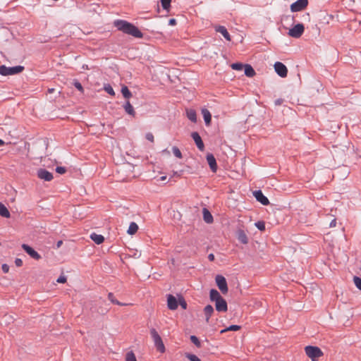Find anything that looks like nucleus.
Listing matches in <instances>:
<instances>
[{
	"mask_svg": "<svg viewBox=\"0 0 361 361\" xmlns=\"http://www.w3.org/2000/svg\"><path fill=\"white\" fill-rule=\"evenodd\" d=\"M114 25L118 29V30L123 32L124 34L131 35L138 39H141L143 37L142 32L135 25L126 20H116L114 22Z\"/></svg>",
	"mask_w": 361,
	"mask_h": 361,
	"instance_id": "f257e3e1",
	"label": "nucleus"
},
{
	"mask_svg": "<svg viewBox=\"0 0 361 361\" xmlns=\"http://www.w3.org/2000/svg\"><path fill=\"white\" fill-rule=\"evenodd\" d=\"M150 334L153 339L154 344V346L156 347L157 350L161 353H164L166 350L164 344L162 341L161 336L159 335V334L156 331V329H152L150 330Z\"/></svg>",
	"mask_w": 361,
	"mask_h": 361,
	"instance_id": "f03ea898",
	"label": "nucleus"
},
{
	"mask_svg": "<svg viewBox=\"0 0 361 361\" xmlns=\"http://www.w3.org/2000/svg\"><path fill=\"white\" fill-rule=\"evenodd\" d=\"M24 70V66H16L7 67L4 65L0 66V74L1 75H13L21 73Z\"/></svg>",
	"mask_w": 361,
	"mask_h": 361,
	"instance_id": "7ed1b4c3",
	"label": "nucleus"
},
{
	"mask_svg": "<svg viewBox=\"0 0 361 361\" xmlns=\"http://www.w3.org/2000/svg\"><path fill=\"white\" fill-rule=\"evenodd\" d=\"M306 355L312 360L316 361L323 355V353L319 347L308 345L305 348Z\"/></svg>",
	"mask_w": 361,
	"mask_h": 361,
	"instance_id": "20e7f679",
	"label": "nucleus"
},
{
	"mask_svg": "<svg viewBox=\"0 0 361 361\" xmlns=\"http://www.w3.org/2000/svg\"><path fill=\"white\" fill-rule=\"evenodd\" d=\"M305 31V26L302 23H298L293 27L290 28L288 35L294 38H299Z\"/></svg>",
	"mask_w": 361,
	"mask_h": 361,
	"instance_id": "39448f33",
	"label": "nucleus"
},
{
	"mask_svg": "<svg viewBox=\"0 0 361 361\" xmlns=\"http://www.w3.org/2000/svg\"><path fill=\"white\" fill-rule=\"evenodd\" d=\"M216 283L223 294L228 292V285L226 279L222 275H217L215 278Z\"/></svg>",
	"mask_w": 361,
	"mask_h": 361,
	"instance_id": "423d86ee",
	"label": "nucleus"
},
{
	"mask_svg": "<svg viewBox=\"0 0 361 361\" xmlns=\"http://www.w3.org/2000/svg\"><path fill=\"white\" fill-rule=\"evenodd\" d=\"M308 5V0H297L290 5L292 12H298L305 9Z\"/></svg>",
	"mask_w": 361,
	"mask_h": 361,
	"instance_id": "0eeeda50",
	"label": "nucleus"
},
{
	"mask_svg": "<svg viewBox=\"0 0 361 361\" xmlns=\"http://www.w3.org/2000/svg\"><path fill=\"white\" fill-rule=\"evenodd\" d=\"M276 73L281 78L287 76L288 69L286 66L281 62L277 61L274 65Z\"/></svg>",
	"mask_w": 361,
	"mask_h": 361,
	"instance_id": "6e6552de",
	"label": "nucleus"
},
{
	"mask_svg": "<svg viewBox=\"0 0 361 361\" xmlns=\"http://www.w3.org/2000/svg\"><path fill=\"white\" fill-rule=\"evenodd\" d=\"M22 248L27 255H29L34 259L39 260L41 259V255L30 245L27 244H23Z\"/></svg>",
	"mask_w": 361,
	"mask_h": 361,
	"instance_id": "1a4fd4ad",
	"label": "nucleus"
},
{
	"mask_svg": "<svg viewBox=\"0 0 361 361\" xmlns=\"http://www.w3.org/2000/svg\"><path fill=\"white\" fill-rule=\"evenodd\" d=\"M253 195L255 197V199L257 200V201L260 202L262 204L266 206L269 204V201L268 198L263 194L262 190H258L254 191Z\"/></svg>",
	"mask_w": 361,
	"mask_h": 361,
	"instance_id": "9d476101",
	"label": "nucleus"
},
{
	"mask_svg": "<svg viewBox=\"0 0 361 361\" xmlns=\"http://www.w3.org/2000/svg\"><path fill=\"white\" fill-rule=\"evenodd\" d=\"M37 176L45 181H51L54 178L53 174L44 169H39L37 171Z\"/></svg>",
	"mask_w": 361,
	"mask_h": 361,
	"instance_id": "9b49d317",
	"label": "nucleus"
},
{
	"mask_svg": "<svg viewBox=\"0 0 361 361\" xmlns=\"http://www.w3.org/2000/svg\"><path fill=\"white\" fill-rule=\"evenodd\" d=\"M191 137L194 140L197 148L200 151H203L204 149V145L199 133L197 132H192L191 133Z\"/></svg>",
	"mask_w": 361,
	"mask_h": 361,
	"instance_id": "f8f14e48",
	"label": "nucleus"
},
{
	"mask_svg": "<svg viewBox=\"0 0 361 361\" xmlns=\"http://www.w3.org/2000/svg\"><path fill=\"white\" fill-rule=\"evenodd\" d=\"M215 307L218 312H226L228 310V305L226 300L222 298L215 302Z\"/></svg>",
	"mask_w": 361,
	"mask_h": 361,
	"instance_id": "ddd939ff",
	"label": "nucleus"
},
{
	"mask_svg": "<svg viewBox=\"0 0 361 361\" xmlns=\"http://www.w3.org/2000/svg\"><path fill=\"white\" fill-rule=\"evenodd\" d=\"M206 159L212 171L216 172L217 170V164L214 156L209 153L207 154Z\"/></svg>",
	"mask_w": 361,
	"mask_h": 361,
	"instance_id": "4468645a",
	"label": "nucleus"
},
{
	"mask_svg": "<svg viewBox=\"0 0 361 361\" xmlns=\"http://www.w3.org/2000/svg\"><path fill=\"white\" fill-rule=\"evenodd\" d=\"M167 305L169 310H174L178 308V302L176 298L172 295H169L167 298Z\"/></svg>",
	"mask_w": 361,
	"mask_h": 361,
	"instance_id": "2eb2a0df",
	"label": "nucleus"
},
{
	"mask_svg": "<svg viewBox=\"0 0 361 361\" xmlns=\"http://www.w3.org/2000/svg\"><path fill=\"white\" fill-rule=\"evenodd\" d=\"M214 29L216 32L221 33L226 40L231 41V35L224 26L217 25Z\"/></svg>",
	"mask_w": 361,
	"mask_h": 361,
	"instance_id": "dca6fc26",
	"label": "nucleus"
},
{
	"mask_svg": "<svg viewBox=\"0 0 361 361\" xmlns=\"http://www.w3.org/2000/svg\"><path fill=\"white\" fill-rule=\"evenodd\" d=\"M236 237L239 242L243 244H247L248 243V238L245 232L242 229H238L236 232Z\"/></svg>",
	"mask_w": 361,
	"mask_h": 361,
	"instance_id": "f3484780",
	"label": "nucleus"
},
{
	"mask_svg": "<svg viewBox=\"0 0 361 361\" xmlns=\"http://www.w3.org/2000/svg\"><path fill=\"white\" fill-rule=\"evenodd\" d=\"M202 114L206 126H209L212 121V114L207 109L204 108L202 109Z\"/></svg>",
	"mask_w": 361,
	"mask_h": 361,
	"instance_id": "a211bd4d",
	"label": "nucleus"
},
{
	"mask_svg": "<svg viewBox=\"0 0 361 361\" xmlns=\"http://www.w3.org/2000/svg\"><path fill=\"white\" fill-rule=\"evenodd\" d=\"M203 219L207 224H212L214 221L213 216L211 212L207 209L203 208L202 209Z\"/></svg>",
	"mask_w": 361,
	"mask_h": 361,
	"instance_id": "6ab92c4d",
	"label": "nucleus"
},
{
	"mask_svg": "<svg viewBox=\"0 0 361 361\" xmlns=\"http://www.w3.org/2000/svg\"><path fill=\"white\" fill-rule=\"evenodd\" d=\"M123 107L125 111L130 116L135 117V111L134 110L133 106L131 105L129 101H127L123 105Z\"/></svg>",
	"mask_w": 361,
	"mask_h": 361,
	"instance_id": "aec40b11",
	"label": "nucleus"
},
{
	"mask_svg": "<svg viewBox=\"0 0 361 361\" xmlns=\"http://www.w3.org/2000/svg\"><path fill=\"white\" fill-rule=\"evenodd\" d=\"M214 307L211 305H207L204 307V313L205 315V320L207 322H209L211 316L214 313Z\"/></svg>",
	"mask_w": 361,
	"mask_h": 361,
	"instance_id": "412c9836",
	"label": "nucleus"
},
{
	"mask_svg": "<svg viewBox=\"0 0 361 361\" xmlns=\"http://www.w3.org/2000/svg\"><path fill=\"white\" fill-rule=\"evenodd\" d=\"M209 298L211 301L216 302L223 297L220 295L218 290H216V289H212L209 292Z\"/></svg>",
	"mask_w": 361,
	"mask_h": 361,
	"instance_id": "4be33fe9",
	"label": "nucleus"
},
{
	"mask_svg": "<svg viewBox=\"0 0 361 361\" xmlns=\"http://www.w3.org/2000/svg\"><path fill=\"white\" fill-rule=\"evenodd\" d=\"M90 238L97 245L102 243L104 240V237L102 235L92 233L90 235Z\"/></svg>",
	"mask_w": 361,
	"mask_h": 361,
	"instance_id": "5701e85b",
	"label": "nucleus"
},
{
	"mask_svg": "<svg viewBox=\"0 0 361 361\" xmlns=\"http://www.w3.org/2000/svg\"><path fill=\"white\" fill-rule=\"evenodd\" d=\"M244 73L246 76L250 78L253 77L255 75V71L254 68L250 64H245Z\"/></svg>",
	"mask_w": 361,
	"mask_h": 361,
	"instance_id": "b1692460",
	"label": "nucleus"
},
{
	"mask_svg": "<svg viewBox=\"0 0 361 361\" xmlns=\"http://www.w3.org/2000/svg\"><path fill=\"white\" fill-rule=\"evenodd\" d=\"M186 115H187L188 118L190 121H192L193 123L197 122V114H196V111L194 109H187Z\"/></svg>",
	"mask_w": 361,
	"mask_h": 361,
	"instance_id": "393cba45",
	"label": "nucleus"
},
{
	"mask_svg": "<svg viewBox=\"0 0 361 361\" xmlns=\"http://www.w3.org/2000/svg\"><path fill=\"white\" fill-rule=\"evenodd\" d=\"M0 215L4 218H9L11 216L7 207L1 202H0Z\"/></svg>",
	"mask_w": 361,
	"mask_h": 361,
	"instance_id": "a878e982",
	"label": "nucleus"
},
{
	"mask_svg": "<svg viewBox=\"0 0 361 361\" xmlns=\"http://www.w3.org/2000/svg\"><path fill=\"white\" fill-rule=\"evenodd\" d=\"M138 230V226L136 223L135 222H131L130 224V226L128 227V229L127 231V233L129 234V235H133L135 234Z\"/></svg>",
	"mask_w": 361,
	"mask_h": 361,
	"instance_id": "bb28decb",
	"label": "nucleus"
},
{
	"mask_svg": "<svg viewBox=\"0 0 361 361\" xmlns=\"http://www.w3.org/2000/svg\"><path fill=\"white\" fill-rule=\"evenodd\" d=\"M121 93H122L123 97L126 98V99H129L130 97H132L131 92L129 90L128 87L126 86V85L122 86V87H121Z\"/></svg>",
	"mask_w": 361,
	"mask_h": 361,
	"instance_id": "cd10ccee",
	"label": "nucleus"
},
{
	"mask_svg": "<svg viewBox=\"0 0 361 361\" xmlns=\"http://www.w3.org/2000/svg\"><path fill=\"white\" fill-rule=\"evenodd\" d=\"M240 329V326L233 324V325L229 326L228 327H227L226 329H222L220 331V333L221 334H224V333H225V332H226L228 331H235L239 330Z\"/></svg>",
	"mask_w": 361,
	"mask_h": 361,
	"instance_id": "c85d7f7f",
	"label": "nucleus"
},
{
	"mask_svg": "<svg viewBox=\"0 0 361 361\" xmlns=\"http://www.w3.org/2000/svg\"><path fill=\"white\" fill-rule=\"evenodd\" d=\"M109 300L114 304L118 305H124L125 304L120 302L118 300H117L114 294L112 293H109L108 295Z\"/></svg>",
	"mask_w": 361,
	"mask_h": 361,
	"instance_id": "c756f323",
	"label": "nucleus"
},
{
	"mask_svg": "<svg viewBox=\"0 0 361 361\" xmlns=\"http://www.w3.org/2000/svg\"><path fill=\"white\" fill-rule=\"evenodd\" d=\"M126 361H137L136 357L133 351L126 353Z\"/></svg>",
	"mask_w": 361,
	"mask_h": 361,
	"instance_id": "7c9ffc66",
	"label": "nucleus"
},
{
	"mask_svg": "<svg viewBox=\"0 0 361 361\" xmlns=\"http://www.w3.org/2000/svg\"><path fill=\"white\" fill-rule=\"evenodd\" d=\"M171 0H161V6L164 10L169 11L171 7Z\"/></svg>",
	"mask_w": 361,
	"mask_h": 361,
	"instance_id": "2f4dec72",
	"label": "nucleus"
},
{
	"mask_svg": "<svg viewBox=\"0 0 361 361\" xmlns=\"http://www.w3.org/2000/svg\"><path fill=\"white\" fill-rule=\"evenodd\" d=\"M245 65L241 63H233L231 65L232 69L235 71H241L244 68Z\"/></svg>",
	"mask_w": 361,
	"mask_h": 361,
	"instance_id": "473e14b6",
	"label": "nucleus"
},
{
	"mask_svg": "<svg viewBox=\"0 0 361 361\" xmlns=\"http://www.w3.org/2000/svg\"><path fill=\"white\" fill-rule=\"evenodd\" d=\"M73 85L80 92H83L84 89L82 87V85H81V83L78 80H74L73 82Z\"/></svg>",
	"mask_w": 361,
	"mask_h": 361,
	"instance_id": "72a5a7b5",
	"label": "nucleus"
},
{
	"mask_svg": "<svg viewBox=\"0 0 361 361\" xmlns=\"http://www.w3.org/2000/svg\"><path fill=\"white\" fill-rule=\"evenodd\" d=\"M104 89L110 95H111V96L115 95V92H114L113 87L109 84L104 85Z\"/></svg>",
	"mask_w": 361,
	"mask_h": 361,
	"instance_id": "f704fd0d",
	"label": "nucleus"
},
{
	"mask_svg": "<svg viewBox=\"0 0 361 361\" xmlns=\"http://www.w3.org/2000/svg\"><path fill=\"white\" fill-rule=\"evenodd\" d=\"M190 341L197 348H200L201 346V343L196 336H191Z\"/></svg>",
	"mask_w": 361,
	"mask_h": 361,
	"instance_id": "c9c22d12",
	"label": "nucleus"
},
{
	"mask_svg": "<svg viewBox=\"0 0 361 361\" xmlns=\"http://www.w3.org/2000/svg\"><path fill=\"white\" fill-rule=\"evenodd\" d=\"M185 357L190 360V361H202L197 355L194 354L190 353H186Z\"/></svg>",
	"mask_w": 361,
	"mask_h": 361,
	"instance_id": "e433bc0d",
	"label": "nucleus"
},
{
	"mask_svg": "<svg viewBox=\"0 0 361 361\" xmlns=\"http://www.w3.org/2000/svg\"><path fill=\"white\" fill-rule=\"evenodd\" d=\"M172 151L176 157L179 159L182 158V153L177 147H173Z\"/></svg>",
	"mask_w": 361,
	"mask_h": 361,
	"instance_id": "4c0bfd02",
	"label": "nucleus"
},
{
	"mask_svg": "<svg viewBox=\"0 0 361 361\" xmlns=\"http://www.w3.org/2000/svg\"><path fill=\"white\" fill-rule=\"evenodd\" d=\"M255 226L261 231L265 230V224L262 221H259L255 223Z\"/></svg>",
	"mask_w": 361,
	"mask_h": 361,
	"instance_id": "58836bf2",
	"label": "nucleus"
},
{
	"mask_svg": "<svg viewBox=\"0 0 361 361\" xmlns=\"http://www.w3.org/2000/svg\"><path fill=\"white\" fill-rule=\"evenodd\" d=\"M353 281L355 286L361 290V278L359 276H354Z\"/></svg>",
	"mask_w": 361,
	"mask_h": 361,
	"instance_id": "ea45409f",
	"label": "nucleus"
},
{
	"mask_svg": "<svg viewBox=\"0 0 361 361\" xmlns=\"http://www.w3.org/2000/svg\"><path fill=\"white\" fill-rule=\"evenodd\" d=\"M56 171L59 174H63L66 172V169L63 166H57L56 168Z\"/></svg>",
	"mask_w": 361,
	"mask_h": 361,
	"instance_id": "a19ab883",
	"label": "nucleus"
},
{
	"mask_svg": "<svg viewBox=\"0 0 361 361\" xmlns=\"http://www.w3.org/2000/svg\"><path fill=\"white\" fill-rule=\"evenodd\" d=\"M145 137L147 140L153 142H154V135L151 133H147L145 135Z\"/></svg>",
	"mask_w": 361,
	"mask_h": 361,
	"instance_id": "79ce46f5",
	"label": "nucleus"
},
{
	"mask_svg": "<svg viewBox=\"0 0 361 361\" xmlns=\"http://www.w3.org/2000/svg\"><path fill=\"white\" fill-rule=\"evenodd\" d=\"M56 281L59 283H65L66 281V277L64 276H60Z\"/></svg>",
	"mask_w": 361,
	"mask_h": 361,
	"instance_id": "37998d69",
	"label": "nucleus"
},
{
	"mask_svg": "<svg viewBox=\"0 0 361 361\" xmlns=\"http://www.w3.org/2000/svg\"><path fill=\"white\" fill-rule=\"evenodd\" d=\"M1 269L4 273H8L9 271V266L6 264H4L1 267Z\"/></svg>",
	"mask_w": 361,
	"mask_h": 361,
	"instance_id": "c03bdc74",
	"label": "nucleus"
},
{
	"mask_svg": "<svg viewBox=\"0 0 361 361\" xmlns=\"http://www.w3.org/2000/svg\"><path fill=\"white\" fill-rule=\"evenodd\" d=\"M15 264L17 267H21L23 265V261L20 258H16L15 259Z\"/></svg>",
	"mask_w": 361,
	"mask_h": 361,
	"instance_id": "a18cd8bd",
	"label": "nucleus"
},
{
	"mask_svg": "<svg viewBox=\"0 0 361 361\" xmlns=\"http://www.w3.org/2000/svg\"><path fill=\"white\" fill-rule=\"evenodd\" d=\"M180 305L184 310H185L187 308V303L184 300L180 301Z\"/></svg>",
	"mask_w": 361,
	"mask_h": 361,
	"instance_id": "49530a36",
	"label": "nucleus"
},
{
	"mask_svg": "<svg viewBox=\"0 0 361 361\" xmlns=\"http://www.w3.org/2000/svg\"><path fill=\"white\" fill-rule=\"evenodd\" d=\"M169 25H172V26H173V25H176V19H174V18H171V19H170V20H169Z\"/></svg>",
	"mask_w": 361,
	"mask_h": 361,
	"instance_id": "de8ad7c7",
	"label": "nucleus"
},
{
	"mask_svg": "<svg viewBox=\"0 0 361 361\" xmlns=\"http://www.w3.org/2000/svg\"><path fill=\"white\" fill-rule=\"evenodd\" d=\"M336 225V219H334L331 222H330V224H329V226L331 228H333V227H335Z\"/></svg>",
	"mask_w": 361,
	"mask_h": 361,
	"instance_id": "09e8293b",
	"label": "nucleus"
},
{
	"mask_svg": "<svg viewBox=\"0 0 361 361\" xmlns=\"http://www.w3.org/2000/svg\"><path fill=\"white\" fill-rule=\"evenodd\" d=\"M208 259L209 261L212 262L214 260V254L212 253H210L209 255H208Z\"/></svg>",
	"mask_w": 361,
	"mask_h": 361,
	"instance_id": "8fccbe9b",
	"label": "nucleus"
},
{
	"mask_svg": "<svg viewBox=\"0 0 361 361\" xmlns=\"http://www.w3.org/2000/svg\"><path fill=\"white\" fill-rule=\"evenodd\" d=\"M62 244H63L62 240L58 241L57 243H56V247L59 248Z\"/></svg>",
	"mask_w": 361,
	"mask_h": 361,
	"instance_id": "3c124183",
	"label": "nucleus"
},
{
	"mask_svg": "<svg viewBox=\"0 0 361 361\" xmlns=\"http://www.w3.org/2000/svg\"><path fill=\"white\" fill-rule=\"evenodd\" d=\"M54 92V88H49V89L48 90V92H49V93H53Z\"/></svg>",
	"mask_w": 361,
	"mask_h": 361,
	"instance_id": "603ef678",
	"label": "nucleus"
},
{
	"mask_svg": "<svg viewBox=\"0 0 361 361\" xmlns=\"http://www.w3.org/2000/svg\"><path fill=\"white\" fill-rule=\"evenodd\" d=\"M5 144L4 141L0 139V146H3Z\"/></svg>",
	"mask_w": 361,
	"mask_h": 361,
	"instance_id": "864d4df0",
	"label": "nucleus"
},
{
	"mask_svg": "<svg viewBox=\"0 0 361 361\" xmlns=\"http://www.w3.org/2000/svg\"><path fill=\"white\" fill-rule=\"evenodd\" d=\"M276 104H280L279 100H276Z\"/></svg>",
	"mask_w": 361,
	"mask_h": 361,
	"instance_id": "5fc2aeb1",
	"label": "nucleus"
},
{
	"mask_svg": "<svg viewBox=\"0 0 361 361\" xmlns=\"http://www.w3.org/2000/svg\"><path fill=\"white\" fill-rule=\"evenodd\" d=\"M165 179H166L165 176L161 177V180H165Z\"/></svg>",
	"mask_w": 361,
	"mask_h": 361,
	"instance_id": "6e6d98bb",
	"label": "nucleus"
}]
</instances>
